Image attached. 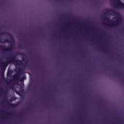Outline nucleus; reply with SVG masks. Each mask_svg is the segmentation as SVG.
I'll return each instance as SVG.
<instances>
[{
    "instance_id": "3",
    "label": "nucleus",
    "mask_w": 124,
    "mask_h": 124,
    "mask_svg": "<svg viewBox=\"0 0 124 124\" xmlns=\"http://www.w3.org/2000/svg\"><path fill=\"white\" fill-rule=\"evenodd\" d=\"M0 43H1V41ZM0 49L1 52H11L13 50V45H11V46H8L7 48L4 46L3 45H0Z\"/></svg>"
},
{
    "instance_id": "11",
    "label": "nucleus",
    "mask_w": 124,
    "mask_h": 124,
    "mask_svg": "<svg viewBox=\"0 0 124 124\" xmlns=\"http://www.w3.org/2000/svg\"><path fill=\"white\" fill-rule=\"evenodd\" d=\"M11 43V41H10L9 39H6V40L2 42L1 43Z\"/></svg>"
},
{
    "instance_id": "23",
    "label": "nucleus",
    "mask_w": 124,
    "mask_h": 124,
    "mask_svg": "<svg viewBox=\"0 0 124 124\" xmlns=\"http://www.w3.org/2000/svg\"><path fill=\"white\" fill-rule=\"evenodd\" d=\"M117 17H113V19H116Z\"/></svg>"
},
{
    "instance_id": "13",
    "label": "nucleus",
    "mask_w": 124,
    "mask_h": 124,
    "mask_svg": "<svg viewBox=\"0 0 124 124\" xmlns=\"http://www.w3.org/2000/svg\"><path fill=\"white\" fill-rule=\"evenodd\" d=\"M104 18H105V20H106V21H107L108 22H112V20H109V18H108V17H105Z\"/></svg>"
},
{
    "instance_id": "25",
    "label": "nucleus",
    "mask_w": 124,
    "mask_h": 124,
    "mask_svg": "<svg viewBox=\"0 0 124 124\" xmlns=\"http://www.w3.org/2000/svg\"><path fill=\"white\" fill-rule=\"evenodd\" d=\"M109 15H112V14H109Z\"/></svg>"
},
{
    "instance_id": "17",
    "label": "nucleus",
    "mask_w": 124,
    "mask_h": 124,
    "mask_svg": "<svg viewBox=\"0 0 124 124\" xmlns=\"http://www.w3.org/2000/svg\"><path fill=\"white\" fill-rule=\"evenodd\" d=\"M7 115H14V113L13 112H11V113H9L8 114H7Z\"/></svg>"
},
{
    "instance_id": "10",
    "label": "nucleus",
    "mask_w": 124,
    "mask_h": 124,
    "mask_svg": "<svg viewBox=\"0 0 124 124\" xmlns=\"http://www.w3.org/2000/svg\"><path fill=\"white\" fill-rule=\"evenodd\" d=\"M14 79L19 80L20 79V75L19 74H16L14 77Z\"/></svg>"
},
{
    "instance_id": "21",
    "label": "nucleus",
    "mask_w": 124,
    "mask_h": 124,
    "mask_svg": "<svg viewBox=\"0 0 124 124\" xmlns=\"http://www.w3.org/2000/svg\"><path fill=\"white\" fill-rule=\"evenodd\" d=\"M10 101L11 102H12V101H13V100L12 99H11L10 100Z\"/></svg>"
},
{
    "instance_id": "7",
    "label": "nucleus",
    "mask_w": 124,
    "mask_h": 124,
    "mask_svg": "<svg viewBox=\"0 0 124 124\" xmlns=\"http://www.w3.org/2000/svg\"><path fill=\"white\" fill-rule=\"evenodd\" d=\"M105 12L106 13H108V14H110V13H113V14H116V16L119 15V13H116V11H114L113 10H111L109 9H106L105 10Z\"/></svg>"
},
{
    "instance_id": "1",
    "label": "nucleus",
    "mask_w": 124,
    "mask_h": 124,
    "mask_svg": "<svg viewBox=\"0 0 124 124\" xmlns=\"http://www.w3.org/2000/svg\"><path fill=\"white\" fill-rule=\"evenodd\" d=\"M10 63H14L16 66H19L21 65L22 63V61L17 59L16 58V55H14L12 57L7 58V61L5 62H0V66L2 69V74H4V71L6 69V67L8 66V64Z\"/></svg>"
},
{
    "instance_id": "2",
    "label": "nucleus",
    "mask_w": 124,
    "mask_h": 124,
    "mask_svg": "<svg viewBox=\"0 0 124 124\" xmlns=\"http://www.w3.org/2000/svg\"><path fill=\"white\" fill-rule=\"evenodd\" d=\"M123 19L122 17H118L116 21H114L112 23L109 24L110 27H120V25H122Z\"/></svg>"
},
{
    "instance_id": "14",
    "label": "nucleus",
    "mask_w": 124,
    "mask_h": 124,
    "mask_svg": "<svg viewBox=\"0 0 124 124\" xmlns=\"http://www.w3.org/2000/svg\"><path fill=\"white\" fill-rule=\"evenodd\" d=\"M18 86H19L21 90H22V91L24 90V86H22V85L18 84Z\"/></svg>"
},
{
    "instance_id": "15",
    "label": "nucleus",
    "mask_w": 124,
    "mask_h": 124,
    "mask_svg": "<svg viewBox=\"0 0 124 124\" xmlns=\"http://www.w3.org/2000/svg\"><path fill=\"white\" fill-rule=\"evenodd\" d=\"M1 92H3L4 93H7V90L3 91L2 89L0 90Z\"/></svg>"
},
{
    "instance_id": "6",
    "label": "nucleus",
    "mask_w": 124,
    "mask_h": 124,
    "mask_svg": "<svg viewBox=\"0 0 124 124\" xmlns=\"http://www.w3.org/2000/svg\"><path fill=\"white\" fill-rule=\"evenodd\" d=\"M28 61H25V63L23 64V62H22V63L21 64V65H18V68H17L18 70V72H21V71L22 70V68L20 67V66H21V67H23L24 68H25V67H27V65H28Z\"/></svg>"
},
{
    "instance_id": "24",
    "label": "nucleus",
    "mask_w": 124,
    "mask_h": 124,
    "mask_svg": "<svg viewBox=\"0 0 124 124\" xmlns=\"http://www.w3.org/2000/svg\"><path fill=\"white\" fill-rule=\"evenodd\" d=\"M99 48H100V49H102V48L100 47V46H99Z\"/></svg>"
},
{
    "instance_id": "12",
    "label": "nucleus",
    "mask_w": 124,
    "mask_h": 124,
    "mask_svg": "<svg viewBox=\"0 0 124 124\" xmlns=\"http://www.w3.org/2000/svg\"><path fill=\"white\" fill-rule=\"evenodd\" d=\"M24 78H21L20 79V82H23L21 84L22 86H24Z\"/></svg>"
},
{
    "instance_id": "27",
    "label": "nucleus",
    "mask_w": 124,
    "mask_h": 124,
    "mask_svg": "<svg viewBox=\"0 0 124 124\" xmlns=\"http://www.w3.org/2000/svg\"><path fill=\"white\" fill-rule=\"evenodd\" d=\"M7 100L6 99V101H7Z\"/></svg>"
},
{
    "instance_id": "22",
    "label": "nucleus",
    "mask_w": 124,
    "mask_h": 124,
    "mask_svg": "<svg viewBox=\"0 0 124 124\" xmlns=\"http://www.w3.org/2000/svg\"><path fill=\"white\" fill-rule=\"evenodd\" d=\"M22 78H24V80H25V79L26 78V76L23 77Z\"/></svg>"
},
{
    "instance_id": "16",
    "label": "nucleus",
    "mask_w": 124,
    "mask_h": 124,
    "mask_svg": "<svg viewBox=\"0 0 124 124\" xmlns=\"http://www.w3.org/2000/svg\"><path fill=\"white\" fill-rule=\"evenodd\" d=\"M10 88L13 90V89H14V85H11Z\"/></svg>"
},
{
    "instance_id": "5",
    "label": "nucleus",
    "mask_w": 124,
    "mask_h": 124,
    "mask_svg": "<svg viewBox=\"0 0 124 124\" xmlns=\"http://www.w3.org/2000/svg\"><path fill=\"white\" fill-rule=\"evenodd\" d=\"M1 35H7L8 37H10L11 41L13 42H14V37H13V36L9 32H2L0 33V36H1Z\"/></svg>"
},
{
    "instance_id": "9",
    "label": "nucleus",
    "mask_w": 124,
    "mask_h": 124,
    "mask_svg": "<svg viewBox=\"0 0 124 124\" xmlns=\"http://www.w3.org/2000/svg\"><path fill=\"white\" fill-rule=\"evenodd\" d=\"M8 104H9V106L11 107L12 108H14L15 107H17L18 106V105L17 104H10L9 102H7Z\"/></svg>"
},
{
    "instance_id": "8",
    "label": "nucleus",
    "mask_w": 124,
    "mask_h": 124,
    "mask_svg": "<svg viewBox=\"0 0 124 124\" xmlns=\"http://www.w3.org/2000/svg\"><path fill=\"white\" fill-rule=\"evenodd\" d=\"M17 55H18L19 56H22V57H23L22 59V62H25V60H26L25 59V57H26V54L23 52H19L18 53H17Z\"/></svg>"
},
{
    "instance_id": "20",
    "label": "nucleus",
    "mask_w": 124,
    "mask_h": 124,
    "mask_svg": "<svg viewBox=\"0 0 124 124\" xmlns=\"http://www.w3.org/2000/svg\"><path fill=\"white\" fill-rule=\"evenodd\" d=\"M11 82V80H10L9 81H7V84H9Z\"/></svg>"
},
{
    "instance_id": "4",
    "label": "nucleus",
    "mask_w": 124,
    "mask_h": 124,
    "mask_svg": "<svg viewBox=\"0 0 124 124\" xmlns=\"http://www.w3.org/2000/svg\"><path fill=\"white\" fill-rule=\"evenodd\" d=\"M117 0V3L114 4L115 7H116V8H124V3L120 0Z\"/></svg>"
},
{
    "instance_id": "26",
    "label": "nucleus",
    "mask_w": 124,
    "mask_h": 124,
    "mask_svg": "<svg viewBox=\"0 0 124 124\" xmlns=\"http://www.w3.org/2000/svg\"><path fill=\"white\" fill-rule=\"evenodd\" d=\"M106 13H105L104 15H106Z\"/></svg>"
},
{
    "instance_id": "19",
    "label": "nucleus",
    "mask_w": 124,
    "mask_h": 124,
    "mask_svg": "<svg viewBox=\"0 0 124 124\" xmlns=\"http://www.w3.org/2000/svg\"><path fill=\"white\" fill-rule=\"evenodd\" d=\"M19 48H21V49H22V45H19Z\"/></svg>"
},
{
    "instance_id": "18",
    "label": "nucleus",
    "mask_w": 124,
    "mask_h": 124,
    "mask_svg": "<svg viewBox=\"0 0 124 124\" xmlns=\"http://www.w3.org/2000/svg\"><path fill=\"white\" fill-rule=\"evenodd\" d=\"M102 51L103 52H104L105 53H107V50L106 49H103V50H102Z\"/></svg>"
}]
</instances>
